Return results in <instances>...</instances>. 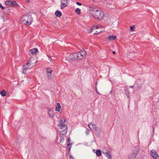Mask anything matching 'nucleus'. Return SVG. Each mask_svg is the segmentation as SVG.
Returning a JSON list of instances; mask_svg holds the SVG:
<instances>
[{
  "label": "nucleus",
  "instance_id": "f257e3e1",
  "mask_svg": "<svg viewBox=\"0 0 159 159\" xmlns=\"http://www.w3.org/2000/svg\"><path fill=\"white\" fill-rule=\"evenodd\" d=\"M89 11L93 17L97 20H102L104 19L105 15L103 10L98 7H89Z\"/></svg>",
  "mask_w": 159,
  "mask_h": 159
},
{
  "label": "nucleus",
  "instance_id": "f03ea898",
  "mask_svg": "<svg viewBox=\"0 0 159 159\" xmlns=\"http://www.w3.org/2000/svg\"><path fill=\"white\" fill-rule=\"evenodd\" d=\"M37 63V61L33 57L30 58L28 62L23 66V73H25L27 70L32 67L35 65Z\"/></svg>",
  "mask_w": 159,
  "mask_h": 159
},
{
  "label": "nucleus",
  "instance_id": "7ed1b4c3",
  "mask_svg": "<svg viewBox=\"0 0 159 159\" xmlns=\"http://www.w3.org/2000/svg\"><path fill=\"white\" fill-rule=\"evenodd\" d=\"M33 21L32 16L30 14H26L23 16L20 19V21L23 24L30 25Z\"/></svg>",
  "mask_w": 159,
  "mask_h": 159
},
{
  "label": "nucleus",
  "instance_id": "20e7f679",
  "mask_svg": "<svg viewBox=\"0 0 159 159\" xmlns=\"http://www.w3.org/2000/svg\"><path fill=\"white\" fill-rule=\"evenodd\" d=\"M57 127L59 132L60 136L62 137V136L65 135L67 133V127L65 125H62L61 124H58Z\"/></svg>",
  "mask_w": 159,
  "mask_h": 159
},
{
  "label": "nucleus",
  "instance_id": "39448f33",
  "mask_svg": "<svg viewBox=\"0 0 159 159\" xmlns=\"http://www.w3.org/2000/svg\"><path fill=\"white\" fill-rule=\"evenodd\" d=\"M5 4L6 5L11 7H17L18 6V4L14 0L7 1L5 2Z\"/></svg>",
  "mask_w": 159,
  "mask_h": 159
},
{
  "label": "nucleus",
  "instance_id": "423d86ee",
  "mask_svg": "<svg viewBox=\"0 0 159 159\" xmlns=\"http://www.w3.org/2000/svg\"><path fill=\"white\" fill-rule=\"evenodd\" d=\"M77 53L79 59H82L85 57L86 56V52L84 50L77 52Z\"/></svg>",
  "mask_w": 159,
  "mask_h": 159
},
{
  "label": "nucleus",
  "instance_id": "0eeeda50",
  "mask_svg": "<svg viewBox=\"0 0 159 159\" xmlns=\"http://www.w3.org/2000/svg\"><path fill=\"white\" fill-rule=\"evenodd\" d=\"M138 151V149H135L133 152L129 155V159H134L136 156Z\"/></svg>",
  "mask_w": 159,
  "mask_h": 159
},
{
  "label": "nucleus",
  "instance_id": "6e6552de",
  "mask_svg": "<svg viewBox=\"0 0 159 159\" xmlns=\"http://www.w3.org/2000/svg\"><path fill=\"white\" fill-rule=\"evenodd\" d=\"M150 154L152 157L154 159H159L158 155L155 150H151Z\"/></svg>",
  "mask_w": 159,
  "mask_h": 159
},
{
  "label": "nucleus",
  "instance_id": "1a4fd4ad",
  "mask_svg": "<svg viewBox=\"0 0 159 159\" xmlns=\"http://www.w3.org/2000/svg\"><path fill=\"white\" fill-rule=\"evenodd\" d=\"M52 70L51 68H48L46 70V75L48 79H51L52 78Z\"/></svg>",
  "mask_w": 159,
  "mask_h": 159
},
{
  "label": "nucleus",
  "instance_id": "9d476101",
  "mask_svg": "<svg viewBox=\"0 0 159 159\" xmlns=\"http://www.w3.org/2000/svg\"><path fill=\"white\" fill-rule=\"evenodd\" d=\"M70 0H61V9L64 8L67 6Z\"/></svg>",
  "mask_w": 159,
  "mask_h": 159
},
{
  "label": "nucleus",
  "instance_id": "9b49d317",
  "mask_svg": "<svg viewBox=\"0 0 159 159\" xmlns=\"http://www.w3.org/2000/svg\"><path fill=\"white\" fill-rule=\"evenodd\" d=\"M69 58L70 59L72 60H79L77 52L70 54L69 55Z\"/></svg>",
  "mask_w": 159,
  "mask_h": 159
},
{
  "label": "nucleus",
  "instance_id": "f8f14e48",
  "mask_svg": "<svg viewBox=\"0 0 159 159\" xmlns=\"http://www.w3.org/2000/svg\"><path fill=\"white\" fill-rule=\"evenodd\" d=\"M88 126L89 128L92 130L95 129L96 131H100V129L98 128H96L95 125L92 123L89 124Z\"/></svg>",
  "mask_w": 159,
  "mask_h": 159
},
{
  "label": "nucleus",
  "instance_id": "ddd939ff",
  "mask_svg": "<svg viewBox=\"0 0 159 159\" xmlns=\"http://www.w3.org/2000/svg\"><path fill=\"white\" fill-rule=\"evenodd\" d=\"M38 52V49L36 48L31 49L29 50V54L30 56L35 55Z\"/></svg>",
  "mask_w": 159,
  "mask_h": 159
},
{
  "label": "nucleus",
  "instance_id": "4468645a",
  "mask_svg": "<svg viewBox=\"0 0 159 159\" xmlns=\"http://www.w3.org/2000/svg\"><path fill=\"white\" fill-rule=\"evenodd\" d=\"M116 36H114V35H109L107 37V39L110 41H112L113 40H115L117 38Z\"/></svg>",
  "mask_w": 159,
  "mask_h": 159
},
{
  "label": "nucleus",
  "instance_id": "2eb2a0df",
  "mask_svg": "<svg viewBox=\"0 0 159 159\" xmlns=\"http://www.w3.org/2000/svg\"><path fill=\"white\" fill-rule=\"evenodd\" d=\"M61 108V107L59 103H57L55 107V110L57 111H60Z\"/></svg>",
  "mask_w": 159,
  "mask_h": 159
},
{
  "label": "nucleus",
  "instance_id": "dca6fc26",
  "mask_svg": "<svg viewBox=\"0 0 159 159\" xmlns=\"http://www.w3.org/2000/svg\"><path fill=\"white\" fill-rule=\"evenodd\" d=\"M55 15L57 17H60L62 15V14L61 12L59 11H57L55 13Z\"/></svg>",
  "mask_w": 159,
  "mask_h": 159
},
{
  "label": "nucleus",
  "instance_id": "f3484780",
  "mask_svg": "<svg viewBox=\"0 0 159 159\" xmlns=\"http://www.w3.org/2000/svg\"><path fill=\"white\" fill-rule=\"evenodd\" d=\"M75 12L78 15H80L81 13V9L79 8H76L75 10Z\"/></svg>",
  "mask_w": 159,
  "mask_h": 159
},
{
  "label": "nucleus",
  "instance_id": "a211bd4d",
  "mask_svg": "<svg viewBox=\"0 0 159 159\" xmlns=\"http://www.w3.org/2000/svg\"><path fill=\"white\" fill-rule=\"evenodd\" d=\"M103 153L107 156V157L109 159H111V155L109 154L108 152H103Z\"/></svg>",
  "mask_w": 159,
  "mask_h": 159
},
{
  "label": "nucleus",
  "instance_id": "6ab92c4d",
  "mask_svg": "<svg viewBox=\"0 0 159 159\" xmlns=\"http://www.w3.org/2000/svg\"><path fill=\"white\" fill-rule=\"evenodd\" d=\"M7 92L5 90H2L0 92V94L2 97H4L6 95Z\"/></svg>",
  "mask_w": 159,
  "mask_h": 159
},
{
  "label": "nucleus",
  "instance_id": "aec40b11",
  "mask_svg": "<svg viewBox=\"0 0 159 159\" xmlns=\"http://www.w3.org/2000/svg\"><path fill=\"white\" fill-rule=\"evenodd\" d=\"M48 114L51 117H53L54 116L53 111L51 110L49 111Z\"/></svg>",
  "mask_w": 159,
  "mask_h": 159
},
{
  "label": "nucleus",
  "instance_id": "412c9836",
  "mask_svg": "<svg viewBox=\"0 0 159 159\" xmlns=\"http://www.w3.org/2000/svg\"><path fill=\"white\" fill-rule=\"evenodd\" d=\"M96 154L98 156H100L102 154L100 150L99 149L97 150L96 152Z\"/></svg>",
  "mask_w": 159,
  "mask_h": 159
},
{
  "label": "nucleus",
  "instance_id": "4be33fe9",
  "mask_svg": "<svg viewBox=\"0 0 159 159\" xmlns=\"http://www.w3.org/2000/svg\"><path fill=\"white\" fill-rule=\"evenodd\" d=\"M97 29L95 25H94L91 28V29L90 30V32H92L93 30H96Z\"/></svg>",
  "mask_w": 159,
  "mask_h": 159
},
{
  "label": "nucleus",
  "instance_id": "5701e85b",
  "mask_svg": "<svg viewBox=\"0 0 159 159\" xmlns=\"http://www.w3.org/2000/svg\"><path fill=\"white\" fill-rule=\"evenodd\" d=\"M65 121V120L64 118H61L60 119V122L61 123L63 124Z\"/></svg>",
  "mask_w": 159,
  "mask_h": 159
},
{
  "label": "nucleus",
  "instance_id": "b1692460",
  "mask_svg": "<svg viewBox=\"0 0 159 159\" xmlns=\"http://www.w3.org/2000/svg\"><path fill=\"white\" fill-rule=\"evenodd\" d=\"M95 26L96 27V28L97 29H99L100 28H102V26L100 25H95Z\"/></svg>",
  "mask_w": 159,
  "mask_h": 159
},
{
  "label": "nucleus",
  "instance_id": "393cba45",
  "mask_svg": "<svg viewBox=\"0 0 159 159\" xmlns=\"http://www.w3.org/2000/svg\"><path fill=\"white\" fill-rule=\"evenodd\" d=\"M134 27V26H131L130 27V30L131 31H133L135 29Z\"/></svg>",
  "mask_w": 159,
  "mask_h": 159
},
{
  "label": "nucleus",
  "instance_id": "a878e982",
  "mask_svg": "<svg viewBox=\"0 0 159 159\" xmlns=\"http://www.w3.org/2000/svg\"><path fill=\"white\" fill-rule=\"evenodd\" d=\"M0 7L2 8V10H3L5 8L4 7L2 6L1 4H0Z\"/></svg>",
  "mask_w": 159,
  "mask_h": 159
},
{
  "label": "nucleus",
  "instance_id": "bb28decb",
  "mask_svg": "<svg viewBox=\"0 0 159 159\" xmlns=\"http://www.w3.org/2000/svg\"><path fill=\"white\" fill-rule=\"evenodd\" d=\"M76 4L79 6H81L82 5V4L81 3L78 2H76Z\"/></svg>",
  "mask_w": 159,
  "mask_h": 159
},
{
  "label": "nucleus",
  "instance_id": "cd10ccee",
  "mask_svg": "<svg viewBox=\"0 0 159 159\" xmlns=\"http://www.w3.org/2000/svg\"><path fill=\"white\" fill-rule=\"evenodd\" d=\"M64 140V139L63 138H62L61 139L60 141L61 142H62Z\"/></svg>",
  "mask_w": 159,
  "mask_h": 159
},
{
  "label": "nucleus",
  "instance_id": "c85d7f7f",
  "mask_svg": "<svg viewBox=\"0 0 159 159\" xmlns=\"http://www.w3.org/2000/svg\"><path fill=\"white\" fill-rule=\"evenodd\" d=\"M70 159H74L73 157L71 156H70Z\"/></svg>",
  "mask_w": 159,
  "mask_h": 159
},
{
  "label": "nucleus",
  "instance_id": "c756f323",
  "mask_svg": "<svg viewBox=\"0 0 159 159\" xmlns=\"http://www.w3.org/2000/svg\"><path fill=\"white\" fill-rule=\"evenodd\" d=\"M25 2H30V0H25Z\"/></svg>",
  "mask_w": 159,
  "mask_h": 159
},
{
  "label": "nucleus",
  "instance_id": "7c9ffc66",
  "mask_svg": "<svg viewBox=\"0 0 159 159\" xmlns=\"http://www.w3.org/2000/svg\"><path fill=\"white\" fill-rule=\"evenodd\" d=\"M8 19L7 18H6L5 19H4L3 20V21H6Z\"/></svg>",
  "mask_w": 159,
  "mask_h": 159
},
{
  "label": "nucleus",
  "instance_id": "2f4dec72",
  "mask_svg": "<svg viewBox=\"0 0 159 159\" xmlns=\"http://www.w3.org/2000/svg\"><path fill=\"white\" fill-rule=\"evenodd\" d=\"M99 33V32H98L97 31V32H96V33H94V34H98Z\"/></svg>",
  "mask_w": 159,
  "mask_h": 159
},
{
  "label": "nucleus",
  "instance_id": "473e14b6",
  "mask_svg": "<svg viewBox=\"0 0 159 159\" xmlns=\"http://www.w3.org/2000/svg\"><path fill=\"white\" fill-rule=\"evenodd\" d=\"M112 53L114 54H116V52H115V51H113Z\"/></svg>",
  "mask_w": 159,
  "mask_h": 159
},
{
  "label": "nucleus",
  "instance_id": "72a5a7b5",
  "mask_svg": "<svg viewBox=\"0 0 159 159\" xmlns=\"http://www.w3.org/2000/svg\"><path fill=\"white\" fill-rule=\"evenodd\" d=\"M70 140V138H68V141H69Z\"/></svg>",
  "mask_w": 159,
  "mask_h": 159
},
{
  "label": "nucleus",
  "instance_id": "f704fd0d",
  "mask_svg": "<svg viewBox=\"0 0 159 159\" xmlns=\"http://www.w3.org/2000/svg\"><path fill=\"white\" fill-rule=\"evenodd\" d=\"M97 93L98 94H100V93H99L97 92Z\"/></svg>",
  "mask_w": 159,
  "mask_h": 159
},
{
  "label": "nucleus",
  "instance_id": "c9c22d12",
  "mask_svg": "<svg viewBox=\"0 0 159 159\" xmlns=\"http://www.w3.org/2000/svg\"><path fill=\"white\" fill-rule=\"evenodd\" d=\"M93 151H95V150H93Z\"/></svg>",
  "mask_w": 159,
  "mask_h": 159
},
{
  "label": "nucleus",
  "instance_id": "e433bc0d",
  "mask_svg": "<svg viewBox=\"0 0 159 159\" xmlns=\"http://www.w3.org/2000/svg\"><path fill=\"white\" fill-rule=\"evenodd\" d=\"M93 151H95V150H93Z\"/></svg>",
  "mask_w": 159,
  "mask_h": 159
}]
</instances>
